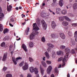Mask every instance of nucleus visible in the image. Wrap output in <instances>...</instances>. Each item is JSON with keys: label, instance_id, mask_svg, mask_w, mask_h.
Returning <instances> with one entry per match:
<instances>
[{"label": "nucleus", "instance_id": "obj_30", "mask_svg": "<svg viewBox=\"0 0 77 77\" xmlns=\"http://www.w3.org/2000/svg\"><path fill=\"white\" fill-rule=\"evenodd\" d=\"M65 46L63 45H61L60 46V48L61 49H63L65 48Z\"/></svg>", "mask_w": 77, "mask_h": 77}, {"label": "nucleus", "instance_id": "obj_44", "mask_svg": "<svg viewBox=\"0 0 77 77\" xmlns=\"http://www.w3.org/2000/svg\"><path fill=\"white\" fill-rule=\"evenodd\" d=\"M75 34V38H76L77 37V31L75 32L74 33Z\"/></svg>", "mask_w": 77, "mask_h": 77}, {"label": "nucleus", "instance_id": "obj_54", "mask_svg": "<svg viewBox=\"0 0 77 77\" xmlns=\"http://www.w3.org/2000/svg\"><path fill=\"white\" fill-rule=\"evenodd\" d=\"M43 60H45V57H43Z\"/></svg>", "mask_w": 77, "mask_h": 77}, {"label": "nucleus", "instance_id": "obj_47", "mask_svg": "<svg viewBox=\"0 0 77 77\" xmlns=\"http://www.w3.org/2000/svg\"><path fill=\"white\" fill-rule=\"evenodd\" d=\"M71 53L72 54H74L75 53V51L74 49H72L71 51Z\"/></svg>", "mask_w": 77, "mask_h": 77}, {"label": "nucleus", "instance_id": "obj_27", "mask_svg": "<svg viewBox=\"0 0 77 77\" xmlns=\"http://www.w3.org/2000/svg\"><path fill=\"white\" fill-rule=\"evenodd\" d=\"M29 46L30 47H33V43L31 42H29Z\"/></svg>", "mask_w": 77, "mask_h": 77}, {"label": "nucleus", "instance_id": "obj_4", "mask_svg": "<svg viewBox=\"0 0 77 77\" xmlns=\"http://www.w3.org/2000/svg\"><path fill=\"white\" fill-rule=\"evenodd\" d=\"M48 46H49L48 47V49H47V51H48V52H51V48H53L54 47V45H53L51 43H47V44Z\"/></svg>", "mask_w": 77, "mask_h": 77}, {"label": "nucleus", "instance_id": "obj_58", "mask_svg": "<svg viewBox=\"0 0 77 77\" xmlns=\"http://www.w3.org/2000/svg\"><path fill=\"white\" fill-rule=\"evenodd\" d=\"M13 53H14V51H12L11 52V55H12L13 54Z\"/></svg>", "mask_w": 77, "mask_h": 77}, {"label": "nucleus", "instance_id": "obj_32", "mask_svg": "<svg viewBox=\"0 0 77 77\" xmlns=\"http://www.w3.org/2000/svg\"><path fill=\"white\" fill-rule=\"evenodd\" d=\"M36 22L38 25H39V24H40V21H39V20L38 19H37L36 20Z\"/></svg>", "mask_w": 77, "mask_h": 77}, {"label": "nucleus", "instance_id": "obj_38", "mask_svg": "<svg viewBox=\"0 0 77 77\" xmlns=\"http://www.w3.org/2000/svg\"><path fill=\"white\" fill-rule=\"evenodd\" d=\"M1 47H5V42H3L1 44Z\"/></svg>", "mask_w": 77, "mask_h": 77}, {"label": "nucleus", "instance_id": "obj_2", "mask_svg": "<svg viewBox=\"0 0 77 77\" xmlns=\"http://www.w3.org/2000/svg\"><path fill=\"white\" fill-rule=\"evenodd\" d=\"M32 26L33 27V30L35 31V35H39V32L37 31H38V30H39V28L38 27L37 25H36V23H33Z\"/></svg>", "mask_w": 77, "mask_h": 77}, {"label": "nucleus", "instance_id": "obj_39", "mask_svg": "<svg viewBox=\"0 0 77 77\" xmlns=\"http://www.w3.org/2000/svg\"><path fill=\"white\" fill-rule=\"evenodd\" d=\"M29 60L30 62H33V60L32 58L29 57Z\"/></svg>", "mask_w": 77, "mask_h": 77}, {"label": "nucleus", "instance_id": "obj_5", "mask_svg": "<svg viewBox=\"0 0 77 77\" xmlns=\"http://www.w3.org/2000/svg\"><path fill=\"white\" fill-rule=\"evenodd\" d=\"M21 57H19L17 58L16 59H15L14 57H13L12 58V60L14 64H15V65H17V60H20V59H21Z\"/></svg>", "mask_w": 77, "mask_h": 77}, {"label": "nucleus", "instance_id": "obj_34", "mask_svg": "<svg viewBox=\"0 0 77 77\" xmlns=\"http://www.w3.org/2000/svg\"><path fill=\"white\" fill-rule=\"evenodd\" d=\"M6 77H12V74H7L6 75Z\"/></svg>", "mask_w": 77, "mask_h": 77}, {"label": "nucleus", "instance_id": "obj_42", "mask_svg": "<svg viewBox=\"0 0 77 77\" xmlns=\"http://www.w3.org/2000/svg\"><path fill=\"white\" fill-rule=\"evenodd\" d=\"M7 69H8V68H7V67L4 66L3 69V70L4 71H5Z\"/></svg>", "mask_w": 77, "mask_h": 77}, {"label": "nucleus", "instance_id": "obj_18", "mask_svg": "<svg viewBox=\"0 0 77 77\" xmlns=\"http://www.w3.org/2000/svg\"><path fill=\"white\" fill-rule=\"evenodd\" d=\"M60 37L62 38V39H64L65 38V35L63 33H61L60 34Z\"/></svg>", "mask_w": 77, "mask_h": 77}, {"label": "nucleus", "instance_id": "obj_36", "mask_svg": "<svg viewBox=\"0 0 77 77\" xmlns=\"http://www.w3.org/2000/svg\"><path fill=\"white\" fill-rule=\"evenodd\" d=\"M30 29V28H29V27H28L26 29V30H25V32L26 33H28L29 32V29Z\"/></svg>", "mask_w": 77, "mask_h": 77}, {"label": "nucleus", "instance_id": "obj_64", "mask_svg": "<svg viewBox=\"0 0 77 77\" xmlns=\"http://www.w3.org/2000/svg\"><path fill=\"white\" fill-rule=\"evenodd\" d=\"M75 41L76 42H77V37H76V38H75Z\"/></svg>", "mask_w": 77, "mask_h": 77}, {"label": "nucleus", "instance_id": "obj_21", "mask_svg": "<svg viewBox=\"0 0 77 77\" xmlns=\"http://www.w3.org/2000/svg\"><path fill=\"white\" fill-rule=\"evenodd\" d=\"M63 54V52L61 51L57 52V55H60Z\"/></svg>", "mask_w": 77, "mask_h": 77}, {"label": "nucleus", "instance_id": "obj_7", "mask_svg": "<svg viewBox=\"0 0 77 77\" xmlns=\"http://www.w3.org/2000/svg\"><path fill=\"white\" fill-rule=\"evenodd\" d=\"M2 12V8L0 7V21L2 20L3 17H4V14H3V13H1Z\"/></svg>", "mask_w": 77, "mask_h": 77}, {"label": "nucleus", "instance_id": "obj_37", "mask_svg": "<svg viewBox=\"0 0 77 77\" xmlns=\"http://www.w3.org/2000/svg\"><path fill=\"white\" fill-rule=\"evenodd\" d=\"M46 63L48 65H50L51 63V62L50 61L47 60L46 61Z\"/></svg>", "mask_w": 77, "mask_h": 77}, {"label": "nucleus", "instance_id": "obj_24", "mask_svg": "<svg viewBox=\"0 0 77 77\" xmlns=\"http://www.w3.org/2000/svg\"><path fill=\"white\" fill-rule=\"evenodd\" d=\"M51 35L52 38H58V36H56L54 34H52Z\"/></svg>", "mask_w": 77, "mask_h": 77}, {"label": "nucleus", "instance_id": "obj_50", "mask_svg": "<svg viewBox=\"0 0 77 77\" xmlns=\"http://www.w3.org/2000/svg\"><path fill=\"white\" fill-rule=\"evenodd\" d=\"M67 9H69V8H71V5H69L66 6Z\"/></svg>", "mask_w": 77, "mask_h": 77}, {"label": "nucleus", "instance_id": "obj_20", "mask_svg": "<svg viewBox=\"0 0 77 77\" xmlns=\"http://www.w3.org/2000/svg\"><path fill=\"white\" fill-rule=\"evenodd\" d=\"M62 14L63 15H65L66 14V10H63L61 11Z\"/></svg>", "mask_w": 77, "mask_h": 77}, {"label": "nucleus", "instance_id": "obj_28", "mask_svg": "<svg viewBox=\"0 0 77 77\" xmlns=\"http://www.w3.org/2000/svg\"><path fill=\"white\" fill-rule=\"evenodd\" d=\"M41 16L42 17H45V13L44 12H42L41 14Z\"/></svg>", "mask_w": 77, "mask_h": 77}, {"label": "nucleus", "instance_id": "obj_51", "mask_svg": "<svg viewBox=\"0 0 77 77\" xmlns=\"http://www.w3.org/2000/svg\"><path fill=\"white\" fill-rule=\"evenodd\" d=\"M68 34L70 36V35H71V32L70 31L69 32H68Z\"/></svg>", "mask_w": 77, "mask_h": 77}, {"label": "nucleus", "instance_id": "obj_33", "mask_svg": "<svg viewBox=\"0 0 77 77\" xmlns=\"http://www.w3.org/2000/svg\"><path fill=\"white\" fill-rule=\"evenodd\" d=\"M52 57H54L56 55V54L55 53V52L54 51H53L52 53Z\"/></svg>", "mask_w": 77, "mask_h": 77}, {"label": "nucleus", "instance_id": "obj_53", "mask_svg": "<svg viewBox=\"0 0 77 77\" xmlns=\"http://www.w3.org/2000/svg\"><path fill=\"white\" fill-rule=\"evenodd\" d=\"M9 25L11 26V27H13L14 26L12 24H11V23H9Z\"/></svg>", "mask_w": 77, "mask_h": 77}, {"label": "nucleus", "instance_id": "obj_31", "mask_svg": "<svg viewBox=\"0 0 77 77\" xmlns=\"http://www.w3.org/2000/svg\"><path fill=\"white\" fill-rule=\"evenodd\" d=\"M8 29L7 28H6L5 30L4 31V34H5L6 33H8Z\"/></svg>", "mask_w": 77, "mask_h": 77}, {"label": "nucleus", "instance_id": "obj_35", "mask_svg": "<svg viewBox=\"0 0 77 77\" xmlns=\"http://www.w3.org/2000/svg\"><path fill=\"white\" fill-rule=\"evenodd\" d=\"M71 43L72 45H74L75 44V41H72L71 42Z\"/></svg>", "mask_w": 77, "mask_h": 77}, {"label": "nucleus", "instance_id": "obj_14", "mask_svg": "<svg viewBox=\"0 0 77 77\" xmlns=\"http://www.w3.org/2000/svg\"><path fill=\"white\" fill-rule=\"evenodd\" d=\"M22 48L26 52L27 51V47H26V46L24 44H23L22 45Z\"/></svg>", "mask_w": 77, "mask_h": 77}, {"label": "nucleus", "instance_id": "obj_41", "mask_svg": "<svg viewBox=\"0 0 77 77\" xmlns=\"http://www.w3.org/2000/svg\"><path fill=\"white\" fill-rule=\"evenodd\" d=\"M42 41L43 42H45V38L44 37H43L42 38Z\"/></svg>", "mask_w": 77, "mask_h": 77}, {"label": "nucleus", "instance_id": "obj_29", "mask_svg": "<svg viewBox=\"0 0 77 77\" xmlns=\"http://www.w3.org/2000/svg\"><path fill=\"white\" fill-rule=\"evenodd\" d=\"M40 69H41V72L42 75H43V74L44 73V70L42 68H41L40 67Z\"/></svg>", "mask_w": 77, "mask_h": 77}, {"label": "nucleus", "instance_id": "obj_9", "mask_svg": "<svg viewBox=\"0 0 77 77\" xmlns=\"http://www.w3.org/2000/svg\"><path fill=\"white\" fill-rule=\"evenodd\" d=\"M51 69H52V67L51 66H50L48 67V68L47 69V73L48 74H50V72H51Z\"/></svg>", "mask_w": 77, "mask_h": 77}, {"label": "nucleus", "instance_id": "obj_61", "mask_svg": "<svg viewBox=\"0 0 77 77\" xmlns=\"http://www.w3.org/2000/svg\"><path fill=\"white\" fill-rule=\"evenodd\" d=\"M19 9H22V7H20L19 8Z\"/></svg>", "mask_w": 77, "mask_h": 77}, {"label": "nucleus", "instance_id": "obj_46", "mask_svg": "<svg viewBox=\"0 0 77 77\" xmlns=\"http://www.w3.org/2000/svg\"><path fill=\"white\" fill-rule=\"evenodd\" d=\"M59 20L60 21H63V17H59Z\"/></svg>", "mask_w": 77, "mask_h": 77}, {"label": "nucleus", "instance_id": "obj_12", "mask_svg": "<svg viewBox=\"0 0 77 77\" xmlns=\"http://www.w3.org/2000/svg\"><path fill=\"white\" fill-rule=\"evenodd\" d=\"M7 55H8L7 53H6L4 54V57L2 59L3 61H5V60H6V58H7Z\"/></svg>", "mask_w": 77, "mask_h": 77}, {"label": "nucleus", "instance_id": "obj_16", "mask_svg": "<svg viewBox=\"0 0 77 77\" xmlns=\"http://www.w3.org/2000/svg\"><path fill=\"white\" fill-rule=\"evenodd\" d=\"M59 5L60 6H62L63 5V0H60V1L59 2Z\"/></svg>", "mask_w": 77, "mask_h": 77}, {"label": "nucleus", "instance_id": "obj_19", "mask_svg": "<svg viewBox=\"0 0 77 77\" xmlns=\"http://www.w3.org/2000/svg\"><path fill=\"white\" fill-rule=\"evenodd\" d=\"M45 54L48 59H49V58H50V56H49L48 53L47 52H45Z\"/></svg>", "mask_w": 77, "mask_h": 77}, {"label": "nucleus", "instance_id": "obj_11", "mask_svg": "<svg viewBox=\"0 0 77 77\" xmlns=\"http://www.w3.org/2000/svg\"><path fill=\"white\" fill-rule=\"evenodd\" d=\"M51 24L52 28H53V29H55V27H56V23H55V22H54V21H53L52 22Z\"/></svg>", "mask_w": 77, "mask_h": 77}, {"label": "nucleus", "instance_id": "obj_57", "mask_svg": "<svg viewBox=\"0 0 77 77\" xmlns=\"http://www.w3.org/2000/svg\"><path fill=\"white\" fill-rule=\"evenodd\" d=\"M26 2L28 3H30V1L29 0H27L26 1Z\"/></svg>", "mask_w": 77, "mask_h": 77}, {"label": "nucleus", "instance_id": "obj_23", "mask_svg": "<svg viewBox=\"0 0 77 77\" xmlns=\"http://www.w3.org/2000/svg\"><path fill=\"white\" fill-rule=\"evenodd\" d=\"M64 19L67 21H71V20L68 17L66 16H65L64 17Z\"/></svg>", "mask_w": 77, "mask_h": 77}, {"label": "nucleus", "instance_id": "obj_49", "mask_svg": "<svg viewBox=\"0 0 77 77\" xmlns=\"http://www.w3.org/2000/svg\"><path fill=\"white\" fill-rule=\"evenodd\" d=\"M27 77H32V75L31 74L28 73L27 74Z\"/></svg>", "mask_w": 77, "mask_h": 77}, {"label": "nucleus", "instance_id": "obj_13", "mask_svg": "<svg viewBox=\"0 0 77 77\" xmlns=\"http://www.w3.org/2000/svg\"><path fill=\"white\" fill-rule=\"evenodd\" d=\"M56 13H57V14H60V13L61 12L60 9L59 8H56Z\"/></svg>", "mask_w": 77, "mask_h": 77}, {"label": "nucleus", "instance_id": "obj_26", "mask_svg": "<svg viewBox=\"0 0 77 77\" xmlns=\"http://www.w3.org/2000/svg\"><path fill=\"white\" fill-rule=\"evenodd\" d=\"M3 25L2 24H0V31L1 32H2L3 31Z\"/></svg>", "mask_w": 77, "mask_h": 77}, {"label": "nucleus", "instance_id": "obj_1", "mask_svg": "<svg viewBox=\"0 0 77 77\" xmlns=\"http://www.w3.org/2000/svg\"><path fill=\"white\" fill-rule=\"evenodd\" d=\"M65 51L66 52H67V53H66V55L64 56V57L63 58V57H61L60 58H59L58 61L60 62V61H61L63 59V65L62 66H64L65 65V61H66V59L68 58V54H69V53H70V49L68 48H66L65 49Z\"/></svg>", "mask_w": 77, "mask_h": 77}, {"label": "nucleus", "instance_id": "obj_17", "mask_svg": "<svg viewBox=\"0 0 77 77\" xmlns=\"http://www.w3.org/2000/svg\"><path fill=\"white\" fill-rule=\"evenodd\" d=\"M73 8L74 10L77 9V3H75L73 6Z\"/></svg>", "mask_w": 77, "mask_h": 77}, {"label": "nucleus", "instance_id": "obj_10", "mask_svg": "<svg viewBox=\"0 0 77 77\" xmlns=\"http://www.w3.org/2000/svg\"><path fill=\"white\" fill-rule=\"evenodd\" d=\"M29 38L30 40L33 39V38H35V34L32 33L30 35Z\"/></svg>", "mask_w": 77, "mask_h": 77}, {"label": "nucleus", "instance_id": "obj_8", "mask_svg": "<svg viewBox=\"0 0 77 77\" xmlns=\"http://www.w3.org/2000/svg\"><path fill=\"white\" fill-rule=\"evenodd\" d=\"M28 68L29 66H28V64H27V63H25V66L23 67V70H24V71L25 70H27V69H28Z\"/></svg>", "mask_w": 77, "mask_h": 77}, {"label": "nucleus", "instance_id": "obj_22", "mask_svg": "<svg viewBox=\"0 0 77 77\" xmlns=\"http://www.w3.org/2000/svg\"><path fill=\"white\" fill-rule=\"evenodd\" d=\"M62 24L63 26H68V23L67 22H63L62 23Z\"/></svg>", "mask_w": 77, "mask_h": 77}, {"label": "nucleus", "instance_id": "obj_56", "mask_svg": "<svg viewBox=\"0 0 77 77\" xmlns=\"http://www.w3.org/2000/svg\"><path fill=\"white\" fill-rule=\"evenodd\" d=\"M67 77H70V75H69V74L68 73L67 75Z\"/></svg>", "mask_w": 77, "mask_h": 77}, {"label": "nucleus", "instance_id": "obj_60", "mask_svg": "<svg viewBox=\"0 0 77 77\" xmlns=\"http://www.w3.org/2000/svg\"><path fill=\"white\" fill-rule=\"evenodd\" d=\"M36 77H39V75L37 74L36 75Z\"/></svg>", "mask_w": 77, "mask_h": 77}, {"label": "nucleus", "instance_id": "obj_62", "mask_svg": "<svg viewBox=\"0 0 77 77\" xmlns=\"http://www.w3.org/2000/svg\"><path fill=\"white\" fill-rule=\"evenodd\" d=\"M15 9L17 10V11H18V7L16 8Z\"/></svg>", "mask_w": 77, "mask_h": 77}, {"label": "nucleus", "instance_id": "obj_59", "mask_svg": "<svg viewBox=\"0 0 77 77\" xmlns=\"http://www.w3.org/2000/svg\"><path fill=\"white\" fill-rule=\"evenodd\" d=\"M45 3H43L42 4V6H45Z\"/></svg>", "mask_w": 77, "mask_h": 77}, {"label": "nucleus", "instance_id": "obj_15", "mask_svg": "<svg viewBox=\"0 0 77 77\" xmlns=\"http://www.w3.org/2000/svg\"><path fill=\"white\" fill-rule=\"evenodd\" d=\"M12 6H11V5H9V7L8 5L7 6V10L8 11H11V9H12Z\"/></svg>", "mask_w": 77, "mask_h": 77}, {"label": "nucleus", "instance_id": "obj_40", "mask_svg": "<svg viewBox=\"0 0 77 77\" xmlns=\"http://www.w3.org/2000/svg\"><path fill=\"white\" fill-rule=\"evenodd\" d=\"M10 21H9V23H11V22L12 23H13V22H14V19L13 18H11L10 19Z\"/></svg>", "mask_w": 77, "mask_h": 77}, {"label": "nucleus", "instance_id": "obj_3", "mask_svg": "<svg viewBox=\"0 0 77 77\" xmlns=\"http://www.w3.org/2000/svg\"><path fill=\"white\" fill-rule=\"evenodd\" d=\"M29 71L31 72L32 73L34 72H35V74H37L38 73V69L36 68H34V67H31L29 68Z\"/></svg>", "mask_w": 77, "mask_h": 77}, {"label": "nucleus", "instance_id": "obj_63", "mask_svg": "<svg viewBox=\"0 0 77 77\" xmlns=\"http://www.w3.org/2000/svg\"><path fill=\"white\" fill-rule=\"evenodd\" d=\"M74 70H75L74 69H73L72 71V72H74Z\"/></svg>", "mask_w": 77, "mask_h": 77}, {"label": "nucleus", "instance_id": "obj_45", "mask_svg": "<svg viewBox=\"0 0 77 77\" xmlns=\"http://www.w3.org/2000/svg\"><path fill=\"white\" fill-rule=\"evenodd\" d=\"M54 70L57 73H58V70H57V67H55Z\"/></svg>", "mask_w": 77, "mask_h": 77}, {"label": "nucleus", "instance_id": "obj_48", "mask_svg": "<svg viewBox=\"0 0 77 77\" xmlns=\"http://www.w3.org/2000/svg\"><path fill=\"white\" fill-rule=\"evenodd\" d=\"M23 65V62H22L20 63L19 65V66H22Z\"/></svg>", "mask_w": 77, "mask_h": 77}, {"label": "nucleus", "instance_id": "obj_52", "mask_svg": "<svg viewBox=\"0 0 77 77\" xmlns=\"http://www.w3.org/2000/svg\"><path fill=\"white\" fill-rule=\"evenodd\" d=\"M22 24L23 26H24L26 24V22H24L23 23H22Z\"/></svg>", "mask_w": 77, "mask_h": 77}, {"label": "nucleus", "instance_id": "obj_55", "mask_svg": "<svg viewBox=\"0 0 77 77\" xmlns=\"http://www.w3.org/2000/svg\"><path fill=\"white\" fill-rule=\"evenodd\" d=\"M57 0H53V2L54 3H56V2Z\"/></svg>", "mask_w": 77, "mask_h": 77}, {"label": "nucleus", "instance_id": "obj_25", "mask_svg": "<svg viewBox=\"0 0 77 77\" xmlns=\"http://www.w3.org/2000/svg\"><path fill=\"white\" fill-rule=\"evenodd\" d=\"M41 62L42 65H43L44 67H47V65H46V63L45 62H44V61H42Z\"/></svg>", "mask_w": 77, "mask_h": 77}, {"label": "nucleus", "instance_id": "obj_6", "mask_svg": "<svg viewBox=\"0 0 77 77\" xmlns=\"http://www.w3.org/2000/svg\"><path fill=\"white\" fill-rule=\"evenodd\" d=\"M41 23L42 24L44 30H46L47 29V24H46V23H45L44 20H42L41 21Z\"/></svg>", "mask_w": 77, "mask_h": 77}, {"label": "nucleus", "instance_id": "obj_43", "mask_svg": "<svg viewBox=\"0 0 77 77\" xmlns=\"http://www.w3.org/2000/svg\"><path fill=\"white\" fill-rule=\"evenodd\" d=\"M72 26H73V27H77V23H73L72 24Z\"/></svg>", "mask_w": 77, "mask_h": 77}]
</instances>
